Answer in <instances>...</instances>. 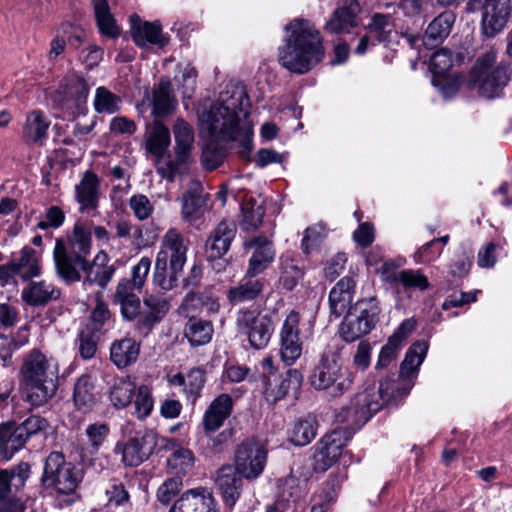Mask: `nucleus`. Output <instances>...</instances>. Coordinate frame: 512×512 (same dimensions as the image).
Segmentation results:
<instances>
[{
    "label": "nucleus",
    "instance_id": "28",
    "mask_svg": "<svg viewBox=\"0 0 512 512\" xmlns=\"http://www.w3.org/2000/svg\"><path fill=\"white\" fill-rule=\"evenodd\" d=\"M219 303L211 289L201 293H188L180 306V312L188 318H194L205 311L207 314L218 312Z\"/></svg>",
    "mask_w": 512,
    "mask_h": 512
},
{
    "label": "nucleus",
    "instance_id": "5",
    "mask_svg": "<svg viewBox=\"0 0 512 512\" xmlns=\"http://www.w3.org/2000/svg\"><path fill=\"white\" fill-rule=\"evenodd\" d=\"M392 385L391 382H380L378 389L369 387L357 393L350 405L343 407L336 415V420L347 424L345 429L349 432L359 429L384 405H397V397L393 393L389 394Z\"/></svg>",
    "mask_w": 512,
    "mask_h": 512
},
{
    "label": "nucleus",
    "instance_id": "20",
    "mask_svg": "<svg viewBox=\"0 0 512 512\" xmlns=\"http://www.w3.org/2000/svg\"><path fill=\"white\" fill-rule=\"evenodd\" d=\"M247 251H251L248 261L247 275L257 276L273 263L276 250L273 242L265 236L253 237L243 243Z\"/></svg>",
    "mask_w": 512,
    "mask_h": 512
},
{
    "label": "nucleus",
    "instance_id": "21",
    "mask_svg": "<svg viewBox=\"0 0 512 512\" xmlns=\"http://www.w3.org/2000/svg\"><path fill=\"white\" fill-rule=\"evenodd\" d=\"M110 258L105 251H99L92 262L85 259V265L83 267H75L77 273L82 277V273L85 274L83 285H98L101 288H105L108 283L112 280L116 267L113 264H109Z\"/></svg>",
    "mask_w": 512,
    "mask_h": 512
},
{
    "label": "nucleus",
    "instance_id": "44",
    "mask_svg": "<svg viewBox=\"0 0 512 512\" xmlns=\"http://www.w3.org/2000/svg\"><path fill=\"white\" fill-rule=\"evenodd\" d=\"M94 13L100 32L110 38H116L120 30L116 25L107 0H93Z\"/></svg>",
    "mask_w": 512,
    "mask_h": 512
},
{
    "label": "nucleus",
    "instance_id": "53",
    "mask_svg": "<svg viewBox=\"0 0 512 512\" xmlns=\"http://www.w3.org/2000/svg\"><path fill=\"white\" fill-rule=\"evenodd\" d=\"M121 99L105 87H98L94 107L98 113L113 114L120 109Z\"/></svg>",
    "mask_w": 512,
    "mask_h": 512
},
{
    "label": "nucleus",
    "instance_id": "36",
    "mask_svg": "<svg viewBox=\"0 0 512 512\" xmlns=\"http://www.w3.org/2000/svg\"><path fill=\"white\" fill-rule=\"evenodd\" d=\"M22 299L29 305L40 306L60 296V290L45 281L31 282L22 290Z\"/></svg>",
    "mask_w": 512,
    "mask_h": 512
},
{
    "label": "nucleus",
    "instance_id": "8",
    "mask_svg": "<svg viewBox=\"0 0 512 512\" xmlns=\"http://www.w3.org/2000/svg\"><path fill=\"white\" fill-rule=\"evenodd\" d=\"M82 477L81 469L66 462L62 453L51 452L46 458L41 481L43 486L53 487L60 494H71Z\"/></svg>",
    "mask_w": 512,
    "mask_h": 512
},
{
    "label": "nucleus",
    "instance_id": "12",
    "mask_svg": "<svg viewBox=\"0 0 512 512\" xmlns=\"http://www.w3.org/2000/svg\"><path fill=\"white\" fill-rule=\"evenodd\" d=\"M89 89L84 78L72 74L62 80L54 93L53 100L72 114H80L86 108Z\"/></svg>",
    "mask_w": 512,
    "mask_h": 512
},
{
    "label": "nucleus",
    "instance_id": "25",
    "mask_svg": "<svg viewBox=\"0 0 512 512\" xmlns=\"http://www.w3.org/2000/svg\"><path fill=\"white\" fill-rule=\"evenodd\" d=\"M361 12L357 0H343L327 21L325 29L330 33L349 32L358 25L357 17Z\"/></svg>",
    "mask_w": 512,
    "mask_h": 512
},
{
    "label": "nucleus",
    "instance_id": "37",
    "mask_svg": "<svg viewBox=\"0 0 512 512\" xmlns=\"http://www.w3.org/2000/svg\"><path fill=\"white\" fill-rule=\"evenodd\" d=\"M176 106L172 84L168 79H161L153 89V114L155 116H167Z\"/></svg>",
    "mask_w": 512,
    "mask_h": 512
},
{
    "label": "nucleus",
    "instance_id": "41",
    "mask_svg": "<svg viewBox=\"0 0 512 512\" xmlns=\"http://www.w3.org/2000/svg\"><path fill=\"white\" fill-rule=\"evenodd\" d=\"M169 144V129L160 121H154L146 140V147L148 151L156 157H162L169 147Z\"/></svg>",
    "mask_w": 512,
    "mask_h": 512
},
{
    "label": "nucleus",
    "instance_id": "47",
    "mask_svg": "<svg viewBox=\"0 0 512 512\" xmlns=\"http://www.w3.org/2000/svg\"><path fill=\"white\" fill-rule=\"evenodd\" d=\"M394 28V19L391 14L374 13L370 17L366 30L374 35L379 42H386Z\"/></svg>",
    "mask_w": 512,
    "mask_h": 512
},
{
    "label": "nucleus",
    "instance_id": "4",
    "mask_svg": "<svg viewBox=\"0 0 512 512\" xmlns=\"http://www.w3.org/2000/svg\"><path fill=\"white\" fill-rule=\"evenodd\" d=\"M92 229L88 223L77 222L66 243L57 238L53 251L56 273L64 282H79L81 276L75 267H83L91 250Z\"/></svg>",
    "mask_w": 512,
    "mask_h": 512
},
{
    "label": "nucleus",
    "instance_id": "24",
    "mask_svg": "<svg viewBox=\"0 0 512 512\" xmlns=\"http://www.w3.org/2000/svg\"><path fill=\"white\" fill-rule=\"evenodd\" d=\"M237 227L232 220H222L211 232L208 237L205 248L210 259L220 258L230 248L232 240L235 238Z\"/></svg>",
    "mask_w": 512,
    "mask_h": 512
},
{
    "label": "nucleus",
    "instance_id": "13",
    "mask_svg": "<svg viewBox=\"0 0 512 512\" xmlns=\"http://www.w3.org/2000/svg\"><path fill=\"white\" fill-rule=\"evenodd\" d=\"M471 5L473 10H481V29L488 38L504 29L511 14L510 0H471Z\"/></svg>",
    "mask_w": 512,
    "mask_h": 512
},
{
    "label": "nucleus",
    "instance_id": "19",
    "mask_svg": "<svg viewBox=\"0 0 512 512\" xmlns=\"http://www.w3.org/2000/svg\"><path fill=\"white\" fill-rule=\"evenodd\" d=\"M299 321V314L292 310L280 330V357L287 366L293 365L302 354Z\"/></svg>",
    "mask_w": 512,
    "mask_h": 512
},
{
    "label": "nucleus",
    "instance_id": "58",
    "mask_svg": "<svg viewBox=\"0 0 512 512\" xmlns=\"http://www.w3.org/2000/svg\"><path fill=\"white\" fill-rule=\"evenodd\" d=\"M327 236V230L325 226L316 224L308 227L305 230L304 237L302 239L301 247L305 254H309L315 249Z\"/></svg>",
    "mask_w": 512,
    "mask_h": 512
},
{
    "label": "nucleus",
    "instance_id": "34",
    "mask_svg": "<svg viewBox=\"0 0 512 512\" xmlns=\"http://www.w3.org/2000/svg\"><path fill=\"white\" fill-rule=\"evenodd\" d=\"M75 189L76 199L82 212L96 209L99 198V180L93 172L86 171Z\"/></svg>",
    "mask_w": 512,
    "mask_h": 512
},
{
    "label": "nucleus",
    "instance_id": "55",
    "mask_svg": "<svg viewBox=\"0 0 512 512\" xmlns=\"http://www.w3.org/2000/svg\"><path fill=\"white\" fill-rule=\"evenodd\" d=\"M225 156L224 148L216 140H210L202 151L201 162L206 170L211 171L223 163Z\"/></svg>",
    "mask_w": 512,
    "mask_h": 512
},
{
    "label": "nucleus",
    "instance_id": "63",
    "mask_svg": "<svg viewBox=\"0 0 512 512\" xmlns=\"http://www.w3.org/2000/svg\"><path fill=\"white\" fill-rule=\"evenodd\" d=\"M109 427L104 423H94L86 428V436L88 438L91 452H97L100 446L106 440L109 434Z\"/></svg>",
    "mask_w": 512,
    "mask_h": 512
},
{
    "label": "nucleus",
    "instance_id": "62",
    "mask_svg": "<svg viewBox=\"0 0 512 512\" xmlns=\"http://www.w3.org/2000/svg\"><path fill=\"white\" fill-rule=\"evenodd\" d=\"M205 383V373L200 368L191 369L186 376V386L184 388V393L187 397L195 400Z\"/></svg>",
    "mask_w": 512,
    "mask_h": 512
},
{
    "label": "nucleus",
    "instance_id": "30",
    "mask_svg": "<svg viewBox=\"0 0 512 512\" xmlns=\"http://www.w3.org/2000/svg\"><path fill=\"white\" fill-rule=\"evenodd\" d=\"M233 401L230 395L221 394L214 399L203 417V425L206 432H214L219 429L232 411Z\"/></svg>",
    "mask_w": 512,
    "mask_h": 512
},
{
    "label": "nucleus",
    "instance_id": "23",
    "mask_svg": "<svg viewBox=\"0 0 512 512\" xmlns=\"http://www.w3.org/2000/svg\"><path fill=\"white\" fill-rule=\"evenodd\" d=\"M181 202V218L184 222L193 224L206 211V199L199 181H191L188 190L179 199Z\"/></svg>",
    "mask_w": 512,
    "mask_h": 512
},
{
    "label": "nucleus",
    "instance_id": "16",
    "mask_svg": "<svg viewBox=\"0 0 512 512\" xmlns=\"http://www.w3.org/2000/svg\"><path fill=\"white\" fill-rule=\"evenodd\" d=\"M303 382V376L297 369H289L285 375H279L277 372H270L265 375L264 397L269 403H276L289 394L296 395Z\"/></svg>",
    "mask_w": 512,
    "mask_h": 512
},
{
    "label": "nucleus",
    "instance_id": "15",
    "mask_svg": "<svg viewBox=\"0 0 512 512\" xmlns=\"http://www.w3.org/2000/svg\"><path fill=\"white\" fill-rule=\"evenodd\" d=\"M156 445V434L152 431H144L118 443L115 453L121 454V461L125 466L137 467L153 454Z\"/></svg>",
    "mask_w": 512,
    "mask_h": 512
},
{
    "label": "nucleus",
    "instance_id": "31",
    "mask_svg": "<svg viewBox=\"0 0 512 512\" xmlns=\"http://www.w3.org/2000/svg\"><path fill=\"white\" fill-rule=\"evenodd\" d=\"M355 283L350 277L341 278L329 293V306L335 317L343 315L353 300Z\"/></svg>",
    "mask_w": 512,
    "mask_h": 512
},
{
    "label": "nucleus",
    "instance_id": "10",
    "mask_svg": "<svg viewBox=\"0 0 512 512\" xmlns=\"http://www.w3.org/2000/svg\"><path fill=\"white\" fill-rule=\"evenodd\" d=\"M427 348V344L424 342L414 343L408 349L405 358L401 363L399 379H385L382 381L393 383L392 388L389 389V394L393 393L397 397V403L403 397L408 395L412 389L414 380L418 374V369L424 360Z\"/></svg>",
    "mask_w": 512,
    "mask_h": 512
},
{
    "label": "nucleus",
    "instance_id": "33",
    "mask_svg": "<svg viewBox=\"0 0 512 512\" xmlns=\"http://www.w3.org/2000/svg\"><path fill=\"white\" fill-rule=\"evenodd\" d=\"M455 22V15L451 11H444L434 18L425 30L423 43L426 47H434L442 43L450 34Z\"/></svg>",
    "mask_w": 512,
    "mask_h": 512
},
{
    "label": "nucleus",
    "instance_id": "43",
    "mask_svg": "<svg viewBox=\"0 0 512 512\" xmlns=\"http://www.w3.org/2000/svg\"><path fill=\"white\" fill-rule=\"evenodd\" d=\"M144 304L149 308V313L139 315L138 323L150 329L168 312L169 301L166 298L151 295L144 299Z\"/></svg>",
    "mask_w": 512,
    "mask_h": 512
},
{
    "label": "nucleus",
    "instance_id": "39",
    "mask_svg": "<svg viewBox=\"0 0 512 512\" xmlns=\"http://www.w3.org/2000/svg\"><path fill=\"white\" fill-rule=\"evenodd\" d=\"M139 345L132 338L121 339L111 346V361L119 368H125L135 362L139 356Z\"/></svg>",
    "mask_w": 512,
    "mask_h": 512
},
{
    "label": "nucleus",
    "instance_id": "17",
    "mask_svg": "<svg viewBox=\"0 0 512 512\" xmlns=\"http://www.w3.org/2000/svg\"><path fill=\"white\" fill-rule=\"evenodd\" d=\"M352 432L338 428L322 437L314 454L316 470L326 471L342 454V449L350 439Z\"/></svg>",
    "mask_w": 512,
    "mask_h": 512
},
{
    "label": "nucleus",
    "instance_id": "32",
    "mask_svg": "<svg viewBox=\"0 0 512 512\" xmlns=\"http://www.w3.org/2000/svg\"><path fill=\"white\" fill-rule=\"evenodd\" d=\"M134 290L129 279H121L114 295V302L120 306L121 314L127 320H133L140 315V299Z\"/></svg>",
    "mask_w": 512,
    "mask_h": 512
},
{
    "label": "nucleus",
    "instance_id": "35",
    "mask_svg": "<svg viewBox=\"0 0 512 512\" xmlns=\"http://www.w3.org/2000/svg\"><path fill=\"white\" fill-rule=\"evenodd\" d=\"M254 277L255 276H250L246 273L238 285L228 291V299L234 303L256 299L262 293L266 281L264 278Z\"/></svg>",
    "mask_w": 512,
    "mask_h": 512
},
{
    "label": "nucleus",
    "instance_id": "59",
    "mask_svg": "<svg viewBox=\"0 0 512 512\" xmlns=\"http://www.w3.org/2000/svg\"><path fill=\"white\" fill-rule=\"evenodd\" d=\"M134 406L135 413L139 419H144L150 415L153 409V399L148 386L141 385L137 389Z\"/></svg>",
    "mask_w": 512,
    "mask_h": 512
},
{
    "label": "nucleus",
    "instance_id": "26",
    "mask_svg": "<svg viewBox=\"0 0 512 512\" xmlns=\"http://www.w3.org/2000/svg\"><path fill=\"white\" fill-rule=\"evenodd\" d=\"M242 476H239L235 466L223 465L218 469L215 484L222 494L223 500L227 506L233 507L240 497Z\"/></svg>",
    "mask_w": 512,
    "mask_h": 512
},
{
    "label": "nucleus",
    "instance_id": "6",
    "mask_svg": "<svg viewBox=\"0 0 512 512\" xmlns=\"http://www.w3.org/2000/svg\"><path fill=\"white\" fill-rule=\"evenodd\" d=\"M309 381L315 390L325 391L335 398L342 396L352 387L354 375L343 366L339 353L327 351L314 367Z\"/></svg>",
    "mask_w": 512,
    "mask_h": 512
},
{
    "label": "nucleus",
    "instance_id": "49",
    "mask_svg": "<svg viewBox=\"0 0 512 512\" xmlns=\"http://www.w3.org/2000/svg\"><path fill=\"white\" fill-rule=\"evenodd\" d=\"M136 386L129 378L115 379L110 389V400L115 407L124 408L131 403Z\"/></svg>",
    "mask_w": 512,
    "mask_h": 512
},
{
    "label": "nucleus",
    "instance_id": "22",
    "mask_svg": "<svg viewBox=\"0 0 512 512\" xmlns=\"http://www.w3.org/2000/svg\"><path fill=\"white\" fill-rule=\"evenodd\" d=\"M130 31L133 41L139 47L148 44L164 47L168 42L158 22L143 21L136 14L130 16Z\"/></svg>",
    "mask_w": 512,
    "mask_h": 512
},
{
    "label": "nucleus",
    "instance_id": "56",
    "mask_svg": "<svg viewBox=\"0 0 512 512\" xmlns=\"http://www.w3.org/2000/svg\"><path fill=\"white\" fill-rule=\"evenodd\" d=\"M15 427L17 428L18 432L22 434L23 441L26 443L29 438L41 433H46L49 427V423L42 416L30 415Z\"/></svg>",
    "mask_w": 512,
    "mask_h": 512
},
{
    "label": "nucleus",
    "instance_id": "7",
    "mask_svg": "<svg viewBox=\"0 0 512 512\" xmlns=\"http://www.w3.org/2000/svg\"><path fill=\"white\" fill-rule=\"evenodd\" d=\"M511 78L509 65L497 64V53L490 49L480 56L473 68V81L479 93L486 98L500 96Z\"/></svg>",
    "mask_w": 512,
    "mask_h": 512
},
{
    "label": "nucleus",
    "instance_id": "64",
    "mask_svg": "<svg viewBox=\"0 0 512 512\" xmlns=\"http://www.w3.org/2000/svg\"><path fill=\"white\" fill-rule=\"evenodd\" d=\"M302 275V270L292 261L282 262L280 281L285 289L292 290Z\"/></svg>",
    "mask_w": 512,
    "mask_h": 512
},
{
    "label": "nucleus",
    "instance_id": "11",
    "mask_svg": "<svg viewBox=\"0 0 512 512\" xmlns=\"http://www.w3.org/2000/svg\"><path fill=\"white\" fill-rule=\"evenodd\" d=\"M237 328L240 333L248 338L253 348L263 349L271 339L273 322L266 314L244 310L238 314Z\"/></svg>",
    "mask_w": 512,
    "mask_h": 512
},
{
    "label": "nucleus",
    "instance_id": "51",
    "mask_svg": "<svg viewBox=\"0 0 512 512\" xmlns=\"http://www.w3.org/2000/svg\"><path fill=\"white\" fill-rule=\"evenodd\" d=\"M241 210L243 215L241 221L242 229L246 231L256 230L262 223L265 213L262 204L250 198L241 205Z\"/></svg>",
    "mask_w": 512,
    "mask_h": 512
},
{
    "label": "nucleus",
    "instance_id": "45",
    "mask_svg": "<svg viewBox=\"0 0 512 512\" xmlns=\"http://www.w3.org/2000/svg\"><path fill=\"white\" fill-rule=\"evenodd\" d=\"M317 426L316 418L311 415L298 419L291 430V442L296 446L309 444L316 437Z\"/></svg>",
    "mask_w": 512,
    "mask_h": 512
},
{
    "label": "nucleus",
    "instance_id": "27",
    "mask_svg": "<svg viewBox=\"0 0 512 512\" xmlns=\"http://www.w3.org/2000/svg\"><path fill=\"white\" fill-rule=\"evenodd\" d=\"M50 125L51 121L44 112H29L22 130L23 141L28 145L42 146L47 139Z\"/></svg>",
    "mask_w": 512,
    "mask_h": 512
},
{
    "label": "nucleus",
    "instance_id": "9",
    "mask_svg": "<svg viewBox=\"0 0 512 512\" xmlns=\"http://www.w3.org/2000/svg\"><path fill=\"white\" fill-rule=\"evenodd\" d=\"M175 139V159H170L157 168L158 173L169 181L182 173L194 147L195 135L193 127L183 119H177L173 125Z\"/></svg>",
    "mask_w": 512,
    "mask_h": 512
},
{
    "label": "nucleus",
    "instance_id": "18",
    "mask_svg": "<svg viewBox=\"0 0 512 512\" xmlns=\"http://www.w3.org/2000/svg\"><path fill=\"white\" fill-rule=\"evenodd\" d=\"M188 243L178 229H168L161 239L155 262L170 264L174 270L183 268L187 261Z\"/></svg>",
    "mask_w": 512,
    "mask_h": 512
},
{
    "label": "nucleus",
    "instance_id": "14",
    "mask_svg": "<svg viewBox=\"0 0 512 512\" xmlns=\"http://www.w3.org/2000/svg\"><path fill=\"white\" fill-rule=\"evenodd\" d=\"M267 462V451L254 439L243 441L235 451V467L239 475L246 479L257 478Z\"/></svg>",
    "mask_w": 512,
    "mask_h": 512
},
{
    "label": "nucleus",
    "instance_id": "54",
    "mask_svg": "<svg viewBox=\"0 0 512 512\" xmlns=\"http://www.w3.org/2000/svg\"><path fill=\"white\" fill-rule=\"evenodd\" d=\"M354 310L358 313L356 315L372 330L378 321L380 313L379 302L375 297H370L365 300H360L356 303Z\"/></svg>",
    "mask_w": 512,
    "mask_h": 512
},
{
    "label": "nucleus",
    "instance_id": "38",
    "mask_svg": "<svg viewBox=\"0 0 512 512\" xmlns=\"http://www.w3.org/2000/svg\"><path fill=\"white\" fill-rule=\"evenodd\" d=\"M73 402L79 410L88 411L96 403L95 382L88 374L81 375L74 384Z\"/></svg>",
    "mask_w": 512,
    "mask_h": 512
},
{
    "label": "nucleus",
    "instance_id": "3",
    "mask_svg": "<svg viewBox=\"0 0 512 512\" xmlns=\"http://www.w3.org/2000/svg\"><path fill=\"white\" fill-rule=\"evenodd\" d=\"M20 374L26 393L25 400L32 407L45 405L55 395L58 371L41 352L33 350L27 354Z\"/></svg>",
    "mask_w": 512,
    "mask_h": 512
},
{
    "label": "nucleus",
    "instance_id": "57",
    "mask_svg": "<svg viewBox=\"0 0 512 512\" xmlns=\"http://www.w3.org/2000/svg\"><path fill=\"white\" fill-rule=\"evenodd\" d=\"M398 277V284L402 285L405 291L413 289L423 291L429 287L428 278L420 270H402Z\"/></svg>",
    "mask_w": 512,
    "mask_h": 512
},
{
    "label": "nucleus",
    "instance_id": "52",
    "mask_svg": "<svg viewBox=\"0 0 512 512\" xmlns=\"http://www.w3.org/2000/svg\"><path fill=\"white\" fill-rule=\"evenodd\" d=\"M300 498L299 481L294 475H288L278 480L277 501L279 504L288 506Z\"/></svg>",
    "mask_w": 512,
    "mask_h": 512
},
{
    "label": "nucleus",
    "instance_id": "60",
    "mask_svg": "<svg viewBox=\"0 0 512 512\" xmlns=\"http://www.w3.org/2000/svg\"><path fill=\"white\" fill-rule=\"evenodd\" d=\"M453 66L452 53L445 48L436 51L430 60V69L435 76H443Z\"/></svg>",
    "mask_w": 512,
    "mask_h": 512
},
{
    "label": "nucleus",
    "instance_id": "61",
    "mask_svg": "<svg viewBox=\"0 0 512 512\" xmlns=\"http://www.w3.org/2000/svg\"><path fill=\"white\" fill-rule=\"evenodd\" d=\"M129 207L134 216L144 221L148 219L154 211V206L144 194H135L129 199Z\"/></svg>",
    "mask_w": 512,
    "mask_h": 512
},
{
    "label": "nucleus",
    "instance_id": "40",
    "mask_svg": "<svg viewBox=\"0 0 512 512\" xmlns=\"http://www.w3.org/2000/svg\"><path fill=\"white\" fill-rule=\"evenodd\" d=\"M25 442L22 434L18 432L14 424L3 423L0 425V456L6 460L19 451Z\"/></svg>",
    "mask_w": 512,
    "mask_h": 512
},
{
    "label": "nucleus",
    "instance_id": "2",
    "mask_svg": "<svg viewBox=\"0 0 512 512\" xmlns=\"http://www.w3.org/2000/svg\"><path fill=\"white\" fill-rule=\"evenodd\" d=\"M284 44L279 48V63L297 74H304L320 63L325 54L323 38L312 22L293 19L285 27Z\"/></svg>",
    "mask_w": 512,
    "mask_h": 512
},
{
    "label": "nucleus",
    "instance_id": "50",
    "mask_svg": "<svg viewBox=\"0 0 512 512\" xmlns=\"http://www.w3.org/2000/svg\"><path fill=\"white\" fill-rule=\"evenodd\" d=\"M371 329L367 322H363L356 313L349 312L340 326V335L346 342H353L363 335L368 334Z\"/></svg>",
    "mask_w": 512,
    "mask_h": 512
},
{
    "label": "nucleus",
    "instance_id": "1",
    "mask_svg": "<svg viewBox=\"0 0 512 512\" xmlns=\"http://www.w3.org/2000/svg\"><path fill=\"white\" fill-rule=\"evenodd\" d=\"M249 106L244 86L229 83L216 102L200 117L202 125L215 138L224 142H238L242 158L252 150V126L246 121Z\"/></svg>",
    "mask_w": 512,
    "mask_h": 512
},
{
    "label": "nucleus",
    "instance_id": "48",
    "mask_svg": "<svg viewBox=\"0 0 512 512\" xmlns=\"http://www.w3.org/2000/svg\"><path fill=\"white\" fill-rule=\"evenodd\" d=\"M183 268L174 270L170 264L155 262L153 283L164 291H169L177 286Z\"/></svg>",
    "mask_w": 512,
    "mask_h": 512
},
{
    "label": "nucleus",
    "instance_id": "29",
    "mask_svg": "<svg viewBox=\"0 0 512 512\" xmlns=\"http://www.w3.org/2000/svg\"><path fill=\"white\" fill-rule=\"evenodd\" d=\"M170 512H216L215 501L204 490H190L174 503Z\"/></svg>",
    "mask_w": 512,
    "mask_h": 512
},
{
    "label": "nucleus",
    "instance_id": "42",
    "mask_svg": "<svg viewBox=\"0 0 512 512\" xmlns=\"http://www.w3.org/2000/svg\"><path fill=\"white\" fill-rule=\"evenodd\" d=\"M11 271L23 279L38 276L40 274V266L36 258V252L29 247L23 248L20 258L11 263Z\"/></svg>",
    "mask_w": 512,
    "mask_h": 512
},
{
    "label": "nucleus",
    "instance_id": "46",
    "mask_svg": "<svg viewBox=\"0 0 512 512\" xmlns=\"http://www.w3.org/2000/svg\"><path fill=\"white\" fill-rule=\"evenodd\" d=\"M184 334L191 345L201 346L210 342L213 335L212 324L208 321L189 318Z\"/></svg>",
    "mask_w": 512,
    "mask_h": 512
}]
</instances>
